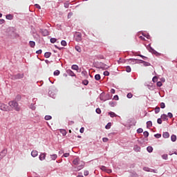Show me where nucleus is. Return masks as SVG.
<instances>
[{
	"mask_svg": "<svg viewBox=\"0 0 177 177\" xmlns=\"http://www.w3.org/2000/svg\"><path fill=\"white\" fill-rule=\"evenodd\" d=\"M82 84H83V85L86 86V85H88V84H89V81H88V80H84L82 81Z\"/></svg>",
	"mask_w": 177,
	"mask_h": 177,
	"instance_id": "42",
	"label": "nucleus"
},
{
	"mask_svg": "<svg viewBox=\"0 0 177 177\" xmlns=\"http://www.w3.org/2000/svg\"><path fill=\"white\" fill-rule=\"evenodd\" d=\"M133 95L131 93H129L127 95V97L128 99H132Z\"/></svg>",
	"mask_w": 177,
	"mask_h": 177,
	"instance_id": "41",
	"label": "nucleus"
},
{
	"mask_svg": "<svg viewBox=\"0 0 177 177\" xmlns=\"http://www.w3.org/2000/svg\"><path fill=\"white\" fill-rule=\"evenodd\" d=\"M150 168H149V167H144L143 168V170L144 171H146V172H150Z\"/></svg>",
	"mask_w": 177,
	"mask_h": 177,
	"instance_id": "59",
	"label": "nucleus"
},
{
	"mask_svg": "<svg viewBox=\"0 0 177 177\" xmlns=\"http://www.w3.org/2000/svg\"><path fill=\"white\" fill-rule=\"evenodd\" d=\"M113 99H114V100H118L120 99L119 97H118V95H114Z\"/></svg>",
	"mask_w": 177,
	"mask_h": 177,
	"instance_id": "63",
	"label": "nucleus"
},
{
	"mask_svg": "<svg viewBox=\"0 0 177 177\" xmlns=\"http://www.w3.org/2000/svg\"><path fill=\"white\" fill-rule=\"evenodd\" d=\"M7 20H13V16L10 14H8L6 16Z\"/></svg>",
	"mask_w": 177,
	"mask_h": 177,
	"instance_id": "26",
	"label": "nucleus"
},
{
	"mask_svg": "<svg viewBox=\"0 0 177 177\" xmlns=\"http://www.w3.org/2000/svg\"><path fill=\"white\" fill-rule=\"evenodd\" d=\"M160 109H165V103L164 102L160 103Z\"/></svg>",
	"mask_w": 177,
	"mask_h": 177,
	"instance_id": "58",
	"label": "nucleus"
},
{
	"mask_svg": "<svg viewBox=\"0 0 177 177\" xmlns=\"http://www.w3.org/2000/svg\"><path fill=\"white\" fill-rule=\"evenodd\" d=\"M74 165H80V159L79 158H75L73 161Z\"/></svg>",
	"mask_w": 177,
	"mask_h": 177,
	"instance_id": "20",
	"label": "nucleus"
},
{
	"mask_svg": "<svg viewBox=\"0 0 177 177\" xmlns=\"http://www.w3.org/2000/svg\"><path fill=\"white\" fill-rule=\"evenodd\" d=\"M167 116L169 117V118H172L174 117V115L172 114V113L169 112L167 113Z\"/></svg>",
	"mask_w": 177,
	"mask_h": 177,
	"instance_id": "57",
	"label": "nucleus"
},
{
	"mask_svg": "<svg viewBox=\"0 0 177 177\" xmlns=\"http://www.w3.org/2000/svg\"><path fill=\"white\" fill-rule=\"evenodd\" d=\"M162 158L163 160H168V154H163V155H162Z\"/></svg>",
	"mask_w": 177,
	"mask_h": 177,
	"instance_id": "45",
	"label": "nucleus"
},
{
	"mask_svg": "<svg viewBox=\"0 0 177 177\" xmlns=\"http://www.w3.org/2000/svg\"><path fill=\"white\" fill-rule=\"evenodd\" d=\"M156 85H157V86H158L159 88H160V86H162V82H157Z\"/></svg>",
	"mask_w": 177,
	"mask_h": 177,
	"instance_id": "56",
	"label": "nucleus"
},
{
	"mask_svg": "<svg viewBox=\"0 0 177 177\" xmlns=\"http://www.w3.org/2000/svg\"><path fill=\"white\" fill-rule=\"evenodd\" d=\"M154 137L156 138V139H160V138H161V133H156L154 135Z\"/></svg>",
	"mask_w": 177,
	"mask_h": 177,
	"instance_id": "49",
	"label": "nucleus"
},
{
	"mask_svg": "<svg viewBox=\"0 0 177 177\" xmlns=\"http://www.w3.org/2000/svg\"><path fill=\"white\" fill-rule=\"evenodd\" d=\"M57 93V89L55 87H51L50 91H48V95H50V97L55 99L56 97V93Z\"/></svg>",
	"mask_w": 177,
	"mask_h": 177,
	"instance_id": "4",
	"label": "nucleus"
},
{
	"mask_svg": "<svg viewBox=\"0 0 177 177\" xmlns=\"http://www.w3.org/2000/svg\"><path fill=\"white\" fill-rule=\"evenodd\" d=\"M130 176L131 177H139V176L138 175V174H136V172L131 173Z\"/></svg>",
	"mask_w": 177,
	"mask_h": 177,
	"instance_id": "40",
	"label": "nucleus"
},
{
	"mask_svg": "<svg viewBox=\"0 0 177 177\" xmlns=\"http://www.w3.org/2000/svg\"><path fill=\"white\" fill-rule=\"evenodd\" d=\"M160 118L162 119L163 121H168V115H167V114L161 115Z\"/></svg>",
	"mask_w": 177,
	"mask_h": 177,
	"instance_id": "16",
	"label": "nucleus"
},
{
	"mask_svg": "<svg viewBox=\"0 0 177 177\" xmlns=\"http://www.w3.org/2000/svg\"><path fill=\"white\" fill-rule=\"evenodd\" d=\"M59 132L63 135V136H66L67 134V131L65 129H59Z\"/></svg>",
	"mask_w": 177,
	"mask_h": 177,
	"instance_id": "31",
	"label": "nucleus"
},
{
	"mask_svg": "<svg viewBox=\"0 0 177 177\" xmlns=\"http://www.w3.org/2000/svg\"><path fill=\"white\" fill-rule=\"evenodd\" d=\"M50 158H51V160H56V158H57V155H56V154L50 155Z\"/></svg>",
	"mask_w": 177,
	"mask_h": 177,
	"instance_id": "35",
	"label": "nucleus"
},
{
	"mask_svg": "<svg viewBox=\"0 0 177 177\" xmlns=\"http://www.w3.org/2000/svg\"><path fill=\"white\" fill-rule=\"evenodd\" d=\"M162 137L165 139H168V138H169V133H168V132H163Z\"/></svg>",
	"mask_w": 177,
	"mask_h": 177,
	"instance_id": "18",
	"label": "nucleus"
},
{
	"mask_svg": "<svg viewBox=\"0 0 177 177\" xmlns=\"http://www.w3.org/2000/svg\"><path fill=\"white\" fill-rule=\"evenodd\" d=\"M95 81H100V79L102 77L100 76V74H96L94 77Z\"/></svg>",
	"mask_w": 177,
	"mask_h": 177,
	"instance_id": "22",
	"label": "nucleus"
},
{
	"mask_svg": "<svg viewBox=\"0 0 177 177\" xmlns=\"http://www.w3.org/2000/svg\"><path fill=\"white\" fill-rule=\"evenodd\" d=\"M143 133V129L139 128L137 129V133Z\"/></svg>",
	"mask_w": 177,
	"mask_h": 177,
	"instance_id": "51",
	"label": "nucleus"
},
{
	"mask_svg": "<svg viewBox=\"0 0 177 177\" xmlns=\"http://www.w3.org/2000/svg\"><path fill=\"white\" fill-rule=\"evenodd\" d=\"M0 110H2V111H10V108L8 105L0 102Z\"/></svg>",
	"mask_w": 177,
	"mask_h": 177,
	"instance_id": "5",
	"label": "nucleus"
},
{
	"mask_svg": "<svg viewBox=\"0 0 177 177\" xmlns=\"http://www.w3.org/2000/svg\"><path fill=\"white\" fill-rule=\"evenodd\" d=\"M31 156L32 157H37L38 156V151L35 150L32 151Z\"/></svg>",
	"mask_w": 177,
	"mask_h": 177,
	"instance_id": "21",
	"label": "nucleus"
},
{
	"mask_svg": "<svg viewBox=\"0 0 177 177\" xmlns=\"http://www.w3.org/2000/svg\"><path fill=\"white\" fill-rule=\"evenodd\" d=\"M94 66L96 68H101L102 70H108L110 66H107L103 62H97L94 64Z\"/></svg>",
	"mask_w": 177,
	"mask_h": 177,
	"instance_id": "3",
	"label": "nucleus"
},
{
	"mask_svg": "<svg viewBox=\"0 0 177 177\" xmlns=\"http://www.w3.org/2000/svg\"><path fill=\"white\" fill-rule=\"evenodd\" d=\"M149 52H150L151 53H152V55H155L156 56H161V53L157 52L156 50H154V48H153L152 47H150L149 49H148Z\"/></svg>",
	"mask_w": 177,
	"mask_h": 177,
	"instance_id": "6",
	"label": "nucleus"
},
{
	"mask_svg": "<svg viewBox=\"0 0 177 177\" xmlns=\"http://www.w3.org/2000/svg\"><path fill=\"white\" fill-rule=\"evenodd\" d=\"M109 104L111 107H115V106H117V102L111 101L109 102Z\"/></svg>",
	"mask_w": 177,
	"mask_h": 177,
	"instance_id": "23",
	"label": "nucleus"
},
{
	"mask_svg": "<svg viewBox=\"0 0 177 177\" xmlns=\"http://www.w3.org/2000/svg\"><path fill=\"white\" fill-rule=\"evenodd\" d=\"M147 151H148V153H153V147L151 146L147 147Z\"/></svg>",
	"mask_w": 177,
	"mask_h": 177,
	"instance_id": "28",
	"label": "nucleus"
},
{
	"mask_svg": "<svg viewBox=\"0 0 177 177\" xmlns=\"http://www.w3.org/2000/svg\"><path fill=\"white\" fill-rule=\"evenodd\" d=\"M72 70H75L76 71H78L79 67L76 64H73L71 66Z\"/></svg>",
	"mask_w": 177,
	"mask_h": 177,
	"instance_id": "30",
	"label": "nucleus"
},
{
	"mask_svg": "<svg viewBox=\"0 0 177 177\" xmlns=\"http://www.w3.org/2000/svg\"><path fill=\"white\" fill-rule=\"evenodd\" d=\"M100 168L102 171H104V172H106V170L107 169V167H106V166H103V165L100 166Z\"/></svg>",
	"mask_w": 177,
	"mask_h": 177,
	"instance_id": "38",
	"label": "nucleus"
},
{
	"mask_svg": "<svg viewBox=\"0 0 177 177\" xmlns=\"http://www.w3.org/2000/svg\"><path fill=\"white\" fill-rule=\"evenodd\" d=\"M95 113H97V114H100L102 113V110H100V108H97L95 110Z\"/></svg>",
	"mask_w": 177,
	"mask_h": 177,
	"instance_id": "54",
	"label": "nucleus"
},
{
	"mask_svg": "<svg viewBox=\"0 0 177 177\" xmlns=\"http://www.w3.org/2000/svg\"><path fill=\"white\" fill-rule=\"evenodd\" d=\"M85 167V162H82L81 164L80 163L77 165V167H75L76 171H81Z\"/></svg>",
	"mask_w": 177,
	"mask_h": 177,
	"instance_id": "11",
	"label": "nucleus"
},
{
	"mask_svg": "<svg viewBox=\"0 0 177 177\" xmlns=\"http://www.w3.org/2000/svg\"><path fill=\"white\" fill-rule=\"evenodd\" d=\"M102 141H103L104 143H107V142H109V138H102Z\"/></svg>",
	"mask_w": 177,
	"mask_h": 177,
	"instance_id": "60",
	"label": "nucleus"
},
{
	"mask_svg": "<svg viewBox=\"0 0 177 177\" xmlns=\"http://www.w3.org/2000/svg\"><path fill=\"white\" fill-rule=\"evenodd\" d=\"M44 119L46 120V121H49V120H52V116H50V115H46L44 117Z\"/></svg>",
	"mask_w": 177,
	"mask_h": 177,
	"instance_id": "37",
	"label": "nucleus"
},
{
	"mask_svg": "<svg viewBox=\"0 0 177 177\" xmlns=\"http://www.w3.org/2000/svg\"><path fill=\"white\" fill-rule=\"evenodd\" d=\"M143 37H145V38H147V39H150V38H151V37H150V35H146L145 33H142Z\"/></svg>",
	"mask_w": 177,
	"mask_h": 177,
	"instance_id": "47",
	"label": "nucleus"
},
{
	"mask_svg": "<svg viewBox=\"0 0 177 177\" xmlns=\"http://www.w3.org/2000/svg\"><path fill=\"white\" fill-rule=\"evenodd\" d=\"M105 172H107V174H111V172H113V171L111 169L106 168V170H105Z\"/></svg>",
	"mask_w": 177,
	"mask_h": 177,
	"instance_id": "61",
	"label": "nucleus"
},
{
	"mask_svg": "<svg viewBox=\"0 0 177 177\" xmlns=\"http://www.w3.org/2000/svg\"><path fill=\"white\" fill-rule=\"evenodd\" d=\"M143 64V66H145V67H149V66H151V64H150L149 62H145L142 59L138 60V64Z\"/></svg>",
	"mask_w": 177,
	"mask_h": 177,
	"instance_id": "8",
	"label": "nucleus"
},
{
	"mask_svg": "<svg viewBox=\"0 0 177 177\" xmlns=\"http://www.w3.org/2000/svg\"><path fill=\"white\" fill-rule=\"evenodd\" d=\"M110 128H111V122H109V123L105 126V129H110Z\"/></svg>",
	"mask_w": 177,
	"mask_h": 177,
	"instance_id": "36",
	"label": "nucleus"
},
{
	"mask_svg": "<svg viewBox=\"0 0 177 177\" xmlns=\"http://www.w3.org/2000/svg\"><path fill=\"white\" fill-rule=\"evenodd\" d=\"M7 153H8V151L6 149H3V151H1V152L0 153V159L2 160V158H3L5 156H6Z\"/></svg>",
	"mask_w": 177,
	"mask_h": 177,
	"instance_id": "13",
	"label": "nucleus"
},
{
	"mask_svg": "<svg viewBox=\"0 0 177 177\" xmlns=\"http://www.w3.org/2000/svg\"><path fill=\"white\" fill-rule=\"evenodd\" d=\"M84 131H85V129L84 127H81V129H80V133H84Z\"/></svg>",
	"mask_w": 177,
	"mask_h": 177,
	"instance_id": "64",
	"label": "nucleus"
},
{
	"mask_svg": "<svg viewBox=\"0 0 177 177\" xmlns=\"http://www.w3.org/2000/svg\"><path fill=\"white\" fill-rule=\"evenodd\" d=\"M104 75L105 77H109V75H110V72H109V71H105L104 72Z\"/></svg>",
	"mask_w": 177,
	"mask_h": 177,
	"instance_id": "46",
	"label": "nucleus"
},
{
	"mask_svg": "<svg viewBox=\"0 0 177 177\" xmlns=\"http://www.w3.org/2000/svg\"><path fill=\"white\" fill-rule=\"evenodd\" d=\"M67 74H68L71 77H75L77 78V75H75V73L73 72L71 69L67 70Z\"/></svg>",
	"mask_w": 177,
	"mask_h": 177,
	"instance_id": "15",
	"label": "nucleus"
},
{
	"mask_svg": "<svg viewBox=\"0 0 177 177\" xmlns=\"http://www.w3.org/2000/svg\"><path fill=\"white\" fill-rule=\"evenodd\" d=\"M24 77V73H17V75L13 76V80H21V78Z\"/></svg>",
	"mask_w": 177,
	"mask_h": 177,
	"instance_id": "7",
	"label": "nucleus"
},
{
	"mask_svg": "<svg viewBox=\"0 0 177 177\" xmlns=\"http://www.w3.org/2000/svg\"><path fill=\"white\" fill-rule=\"evenodd\" d=\"M153 127V122L151 121L147 122V128H151Z\"/></svg>",
	"mask_w": 177,
	"mask_h": 177,
	"instance_id": "24",
	"label": "nucleus"
},
{
	"mask_svg": "<svg viewBox=\"0 0 177 177\" xmlns=\"http://www.w3.org/2000/svg\"><path fill=\"white\" fill-rule=\"evenodd\" d=\"M99 97L102 102H106V100H110L111 99V95H110V93L106 94V93L102 92L100 94Z\"/></svg>",
	"mask_w": 177,
	"mask_h": 177,
	"instance_id": "2",
	"label": "nucleus"
},
{
	"mask_svg": "<svg viewBox=\"0 0 177 177\" xmlns=\"http://www.w3.org/2000/svg\"><path fill=\"white\" fill-rule=\"evenodd\" d=\"M88 74V73L86 72V71H82V75L83 77H86V75Z\"/></svg>",
	"mask_w": 177,
	"mask_h": 177,
	"instance_id": "53",
	"label": "nucleus"
},
{
	"mask_svg": "<svg viewBox=\"0 0 177 177\" xmlns=\"http://www.w3.org/2000/svg\"><path fill=\"white\" fill-rule=\"evenodd\" d=\"M52 55V53H50V52H46V53H45V54H44V57H46V59H48V57H50V56H51Z\"/></svg>",
	"mask_w": 177,
	"mask_h": 177,
	"instance_id": "25",
	"label": "nucleus"
},
{
	"mask_svg": "<svg viewBox=\"0 0 177 177\" xmlns=\"http://www.w3.org/2000/svg\"><path fill=\"white\" fill-rule=\"evenodd\" d=\"M152 81H153V82H157V81H158V77H157V76H154L152 78Z\"/></svg>",
	"mask_w": 177,
	"mask_h": 177,
	"instance_id": "50",
	"label": "nucleus"
},
{
	"mask_svg": "<svg viewBox=\"0 0 177 177\" xmlns=\"http://www.w3.org/2000/svg\"><path fill=\"white\" fill-rule=\"evenodd\" d=\"M133 150L134 151H140V147L138 146V145H135L133 147Z\"/></svg>",
	"mask_w": 177,
	"mask_h": 177,
	"instance_id": "29",
	"label": "nucleus"
},
{
	"mask_svg": "<svg viewBox=\"0 0 177 177\" xmlns=\"http://www.w3.org/2000/svg\"><path fill=\"white\" fill-rule=\"evenodd\" d=\"M128 60H131L132 64H139V60L138 59H133V58H129Z\"/></svg>",
	"mask_w": 177,
	"mask_h": 177,
	"instance_id": "14",
	"label": "nucleus"
},
{
	"mask_svg": "<svg viewBox=\"0 0 177 177\" xmlns=\"http://www.w3.org/2000/svg\"><path fill=\"white\" fill-rule=\"evenodd\" d=\"M61 45H62V46H66V45H67V41H66V40H62L61 41Z\"/></svg>",
	"mask_w": 177,
	"mask_h": 177,
	"instance_id": "48",
	"label": "nucleus"
},
{
	"mask_svg": "<svg viewBox=\"0 0 177 177\" xmlns=\"http://www.w3.org/2000/svg\"><path fill=\"white\" fill-rule=\"evenodd\" d=\"M171 142H176V136H175V135H171Z\"/></svg>",
	"mask_w": 177,
	"mask_h": 177,
	"instance_id": "33",
	"label": "nucleus"
},
{
	"mask_svg": "<svg viewBox=\"0 0 177 177\" xmlns=\"http://www.w3.org/2000/svg\"><path fill=\"white\" fill-rule=\"evenodd\" d=\"M40 32L43 37H48L49 35V31L46 29H40Z\"/></svg>",
	"mask_w": 177,
	"mask_h": 177,
	"instance_id": "10",
	"label": "nucleus"
},
{
	"mask_svg": "<svg viewBox=\"0 0 177 177\" xmlns=\"http://www.w3.org/2000/svg\"><path fill=\"white\" fill-rule=\"evenodd\" d=\"M29 45H30V48H35V41H30Z\"/></svg>",
	"mask_w": 177,
	"mask_h": 177,
	"instance_id": "27",
	"label": "nucleus"
},
{
	"mask_svg": "<svg viewBox=\"0 0 177 177\" xmlns=\"http://www.w3.org/2000/svg\"><path fill=\"white\" fill-rule=\"evenodd\" d=\"M84 176H88L89 175V171H84Z\"/></svg>",
	"mask_w": 177,
	"mask_h": 177,
	"instance_id": "62",
	"label": "nucleus"
},
{
	"mask_svg": "<svg viewBox=\"0 0 177 177\" xmlns=\"http://www.w3.org/2000/svg\"><path fill=\"white\" fill-rule=\"evenodd\" d=\"M8 105L11 109H13V110H15V111H20V106H19V103L16 102L15 100L10 101L8 102Z\"/></svg>",
	"mask_w": 177,
	"mask_h": 177,
	"instance_id": "1",
	"label": "nucleus"
},
{
	"mask_svg": "<svg viewBox=\"0 0 177 177\" xmlns=\"http://www.w3.org/2000/svg\"><path fill=\"white\" fill-rule=\"evenodd\" d=\"M126 71H127V73H131V66H127L126 67Z\"/></svg>",
	"mask_w": 177,
	"mask_h": 177,
	"instance_id": "44",
	"label": "nucleus"
},
{
	"mask_svg": "<svg viewBox=\"0 0 177 177\" xmlns=\"http://www.w3.org/2000/svg\"><path fill=\"white\" fill-rule=\"evenodd\" d=\"M158 113H160V107L156 106L155 108V114H158Z\"/></svg>",
	"mask_w": 177,
	"mask_h": 177,
	"instance_id": "43",
	"label": "nucleus"
},
{
	"mask_svg": "<svg viewBox=\"0 0 177 177\" xmlns=\"http://www.w3.org/2000/svg\"><path fill=\"white\" fill-rule=\"evenodd\" d=\"M75 50H77V52H79V53H81L82 52V49L81 47H80L79 46H75Z\"/></svg>",
	"mask_w": 177,
	"mask_h": 177,
	"instance_id": "32",
	"label": "nucleus"
},
{
	"mask_svg": "<svg viewBox=\"0 0 177 177\" xmlns=\"http://www.w3.org/2000/svg\"><path fill=\"white\" fill-rule=\"evenodd\" d=\"M143 135L145 138V140H147V141L149 140V139H147V138H149V131H144Z\"/></svg>",
	"mask_w": 177,
	"mask_h": 177,
	"instance_id": "19",
	"label": "nucleus"
},
{
	"mask_svg": "<svg viewBox=\"0 0 177 177\" xmlns=\"http://www.w3.org/2000/svg\"><path fill=\"white\" fill-rule=\"evenodd\" d=\"M51 44H55V42H56V41H57V39L56 38H51L50 39Z\"/></svg>",
	"mask_w": 177,
	"mask_h": 177,
	"instance_id": "52",
	"label": "nucleus"
},
{
	"mask_svg": "<svg viewBox=\"0 0 177 177\" xmlns=\"http://www.w3.org/2000/svg\"><path fill=\"white\" fill-rule=\"evenodd\" d=\"M161 118H158V120H157V122H158L159 124H162V120Z\"/></svg>",
	"mask_w": 177,
	"mask_h": 177,
	"instance_id": "55",
	"label": "nucleus"
},
{
	"mask_svg": "<svg viewBox=\"0 0 177 177\" xmlns=\"http://www.w3.org/2000/svg\"><path fill=\"white\" fill-rule=\"evenodd\" d=\"M75 38L77 42H80L82 39V35L80 32H77L75 35Z\"/></svg>",
	"mask_w": 177,
	"mask_h": 177,
	"instance_id": "9",
	"label": "nucleus"
},
{
	"mask_svg": "<svg viewBox=\"0 0 177 177\" xmlns=\"http://www.w3.org/2000/svg\"><path fill=\"white\" fill-rule=\"evenodd\" d=\"M109 115H110V117L111 118H114V117H118L117 114H115V113L113 112V111H111V112H109Z\"/></svg>",
	"mask_w": 177,
	"mask_h": 177,
	"instance_id": "17",
	"label": "nucleus"
},
{
	"mask_svg": "<svg viewBox=\"0 0 177 177\" xmlns=\"http://www.w3.org/2000/svg\"><path fill=\"white\" fill-rule=\"evenodd\" d=\"M138 56H139L140 57H142V59H143V60H147L149 59L147 57L142 55L140 54L138 55Z\"/></svg>",
	"mask_w": 177,
	"mask_h": 177,
	"instance_id": "39",
	"label": "nucleus"
},
{
	"mask_svg": "<svg viewBox=\"0 0 177 177\" xmlns=\"http://www.w3.org/2000/svg\"><path fill=\"white\" fill-rule=\"evenodd\" d=\"M46 158V153H41V154L39 156V159L40 161H44Z\"/></svg>",
	"mask_w": 177,
	"mask_h": 177,
	"instance_id": "12",
	"label": "nucleus"
},
{
	"mask_svg": "<svg viewBox=\"0 0 177 177\" xmlns=\"http://www.w3.org/2000/svg\"><path fill=\"white\" fill-rule=\"evenodd\" d=\"M53 75H55V76L60 75V71H59V70L55 71L53 73Z\"/></svg>",
	"mask_w": 177,
	"mask_h": 177,
	"instance_id": "34",
	"label": "nucleus"
}]
</instances>
